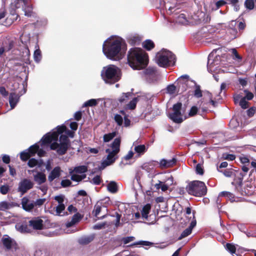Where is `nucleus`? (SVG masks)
<instances>
[{"instance_id":"obj_1","label":"nucleus","mask_w":256,"mask_h":256,"mask_svg":"<svg viewBox=\"0 0 256 256\" xmlns=\"http://www.w3.org/2000/svg\"><path fill=\"white\" fill-rule=\"evenodd\" d=\"M66 130L64 126H58L56 130L46 134L42 138L44 144L51 143L50 148L56 150L59 155L65 154L70 146V140L65 135H61L58 142V138L59 134Z\"/></svg>"},{"instance_id":"obj_2","label":"nucleus","mask_w":256,"mask_h":256,"mask_svg":"<svg viewBox=\"0 0 256 256\" xmlns=\"http://www.w3.org/2000/svg\"><path fill=\"white\" fill-rule=\"evenodd\" d=\"M102 50L108 58L118 60L122 58L126 50L125 44L122 39L112 38L105 42L103 44Z\"/></svg>"},{"instance_id":"obj_3","label":"nucleus","mask_w":256,"mask_h":256,"mask_svg":"<svg viewBox=\"0 0 256 256\" xmlns=\"http://www.w3.org/2000/svg\"><path fill=\"white\" fill-rule=\"evenodd\" d=\"M128 60L129 65L133 69L144 68L148 63V54L139 48L131 49L129 52Z\"/></svg>"},{"instance_id":"obj_4","label":"nucleus","mask_w":256,"mask_h":256,"mask_svg":"<svg viewBox=\"0 0 256 256\" xmlns=\"http://www.w3.org/2000/svg\"><path fill=\"white\" fill-rule=\"evenodd\" d=\"M120 140L114 139L111 146L106 150L107 156L103 159L102 166L103 168L112 164L118 158L117 154L120 152Z\"/></svg>"},{"instance_id":"obj_5","label":"nucleus","mask_w":256,"mask_h":256,"mask_svg":"<svg viewBox=\"0 0 256 256\" xmlns=\"http://www.w3.org/2000/svg\"><path fill=\"white\" fill-rule=\"evenodd\" d=\"M101 76L106 83L114 84L120 78V70L114 65H109L103 68Z\"/></svg>"},{"instance_id":"obj_6","label":"nucleus","mask_w":256,"mask_h":256,"mask_svg":"<svg viewBox=\"0 0 256 256\" xmlns=\"http://www.w3.org/2000/svg\"><path fill=\"white\" fill-rule=\"evenodd\" d=\"M188 192L196 196H202L207 192V188L205 184L201 181L194 180L190 182L186 186Z\"/></svg>"},{"instance_id":"obj_7","label":"nucleus","mask_w":256,"mask_h":256,"mask_svg":"<svg viewBox=\"0 0 256 256\" xmlns=\"http://www.w3.org/2000/svg\"><path fill=\"white\" fill-rule=\"evenodd\" d=\"M156 59L157 64L160 66L165 67L170 63L174 62L175 56L172 52L162 50L157 53Z\"/></svg>"},{"instance_id":"obj_8","label":"nucleus","mask_w":256,"mask_h":256,"mask_svg":"<svg viewBox=\"0 0 256 256\" xmlns=\"http://www.w3.org/2000/svg\"><path fill=\"white\" fill-rule=\"evenodd\" d=\"M87 171V168L84 166H79L74 168V170L69 168L70 174L71 176V180L79 182L86 178V175L84 173Z\"/></svg>"},{"instance_id":"obj_9","label":"nucleus","mask_w":256,"mask_h":256,"mask_svg":"<svg viewBox=\"0 0 256 256\" xmlns=\"http://www.w3.org/2000/svg\"><path fill=\"white\" fill-rule=\"evenodd\" d=\"M182 106L181 102L174 104L173 106L172 112L168 115L169 118L176 123H181L184 120L180 112Z\"/></svg>"},{"instance_id":"obj_10","label":"nucleus","mask_w":256,"mask_h":256,"mask_svg":"<svg viewBox=\"0 0 256 256\" xmlns=\"http://www.w3.org/2000/svg\"><path fill=\"white\" fill-rule=\"evenodd\" d=\"M2 242L6 250L15 251L18 248V246L16 242L8 235L3 236Z\"/></svg>"},{"instance_id":"obj_11","label":"nucleus","mask_w":256,"mask_h":256,"mask_svg":"<svg viewBox=\"0 0 256 256\" xmlns=\"http://www.w3.org/2000/svg\"><path fill=\"white\" fill-rule=\"evenodd\" d=\"M120 112L122 115L120 114H116L114 116V120L116 122L118 126H121L123 124V117L124 118V125L126 127H128L130 124V120L128 118L124 110H121Z\"/></svg>"},{"instance_id":"obj_12","label":"nucleus","mask_w":256,"mask_h":256,"mask_svg":"<svg viewBox=\"0 0 256 256\" xmlns=\"http://www.w3.org/2000/svg\"><path fill=\"white\" fill-rule=\"evenodd\" d=\"M34 186V184L30 180L28 179H24L22 180L18 186V191L24 194L28 190L32 188Z\"/></svg>"},{"instance_id":"obj_13","label":"nucleus","mask_w":256,"mask_h":256,"mask_svg":"<svg viewBox=\"0 0 256 256\" xmlns=\"http://www.w3.org/2000/svg\"><path fill=\"white\" fill-rule=\"evenodd\" d=\"M29 225L34 230H42L44 222L40 218H34L29 221Z\"/></svg>"},{"instance_id":"obj_14","label":"nucleus","mask_w":256,"mask_h":256,"mask_svg":"<svg viewBox=\"0 0 256 256\" xmlns=\"http://www.w3.org/2000/svg\"><path fill=\"white\" fill-rule=\"evenodd\" d=\"M21 204L22 208L26 212L32 211L34 206V203L26 197H24L22 199Z\"/></svg>"},{"instance_id":"obj_15","label":"nucleus","mask_w":256,"mask_h":256,"mask_svg":"<svg viewBox=\"0 0 256 256\" xmlns=\"http://www.w3.org/2000/svg\"><path fill=\"white\" fill-rule=\"evenodd\" d=\"M62 170L59 166L55 167L50 173L48 176V180L49 182H52L54 179L58 178L60 176Z\"/></svg>"},{"instance_id":"obj_16","label":"nucleus","mask_w":256,"mask_h":256,"mask_svg":"<svg viewBox=\"0 0 256 256\" xmlns=\"http://www.w3.org/2000/svg\"><path fill=\"white\" fill-rule=\"evenodd\" d=\"M34 180L36 184H41L46 182V176L44 172H38L34 175Z\"/></svg>"},{"instance_id":"obj_17","label":"nucleus","mask_w":256,"mask_h":256,"mask_svg":"<svg viewBox=\"0 0 256 256\" xmlns=\"http://www.w3.org/2000/svg\"><path fill=\"white\" fill-rule=\"evenodd\" d=\"M175 162L176 160L174 159L170 160L162 159L159 163L160 167L162 168H168L172 166Z\"/></svg>"},{"instance_id":"obj_18","label":"nucleus","mask_w":256,"mask_h":256,"mask_svg":"<svg viewBox=\"0 0 256 256\" xmlns=\"http://www.w3.org/2000/svg\"><path fill=\"white\" fill-rule=\"evenodd\" d=\"M240 184L236 188L238 190H240V192L242 195H249L251 194L252 193V190H250L252 188V186L250 184H245V187L243 188H241Z\"/></svg>"},{"instance_id":"obj_19","label":"nucleus","mask_w":256,"mask_h":256,"mask_svg":"<svg viewBox=\"0 0 256 256\" xmlns=\"http://www.w3.org/2000/svg\"><path fill=\"white\" fill-rule=\"evenodd\" d=\"M19 100V96L15 93L10 94L9 98V102L11 107V109H13L16 105Z\"/></svg>"},{"instance_id":"obj_20","label":"nucleus","mask_w":256,"mask_h":256,"mask_svg":"<svg viewBox=\"0 0 256 256\" xmlns=\"http://www.w3.org/2000/svg\"><path fill=\"white\" fill-rule=\"evenodd\" d=\"M236 22L235 21H232L230 24V28L228 30V33L230 34V38L234 39L237 36V30L236 28H233L235 26Z\"/></svg>"},{"instance_id":"obj_21","label":"nucleus","mask_w":256,"mask_h":256,"mask_svg":"<svg viewBox=\"0 0 256 256\" xmlns=\"http://www.w3.org/2000/svg\"><path fill=\"white\" fill-rule=\"evenodd\" d=\"M16 230L22 233L29 232L30 230L26 224L18 223L16 225Z\"/></svg>"},{"instance_id":"obj_22","label":"nucleus","mask_w":256,"mask_h":256,"mask_svg":"<svg viewBox=\"0 0 256 256\" xmlns=\"http://www.w3.org/2000/svg\"><path fill=\"white\" fill-rule=\"evenodd\" d=\"M24 11L25 15L28 16H30L32 14V6L31 4H29L27 0H24Z\"/></svg>"},{"instance_id":"obj_23","label":"nucleus","mask_w":256,"mask_h":256,"mask_svg":"<svg viewBox=\"0 0 256 256\" xmlns=\"http://www.w3.org/2000/svg\"><path fill=\"white\" fill-rule=\"evenodd\" d=\"M42 160H38L35 158H30L29 160L28 164L30 168H34V166H37L38 168H40L42 165Z\"/></svg>"},{"instance_id":"obj_24","label":"nucleus","mask_w":256,"mask_h":256,"mask_svg":"<svg viewBox=\"0 0 256 256\" xmlns=\"http://www.w3.org/2000/svg\"><path fill=\"white\" fill-rule=\"evenodd\" d=\"M93 239L94 237L92 236H84L78 240V242L80 244L86 245L90 243Z\"/></svg>"},{"instance_id":"obj_25","label":"nucleus","mask_w":256,"mask_h":256,"mask_svg":"<svg viewBox=\"0 0 256 256\" xmlns=\"http://www.w3.org/2000/svg\"><path fill=\"white\" fill-rule=\"evenodd\" d=\"M81 219L80 216L78 214H75L72 218V220L70 222H68L66 224V226L67 228H70L73 225L75 224L76 223L78 222Z\"/></svg>"},{"instance_id":"obj_26","label":"nucleus","mask_w":256,"mask_h":256,"mask_svg":"<svg viewBox=\"0 0 256 256\" xmlns=\"http://www.w3.org/2000/svg\"><path fill=\"white\" fill-rule=\"evenodd\" d=\"M134 150L138 154V156L143 154L147 150V148L144 144L136 146Z\"/></svg>"},{"instance_id":"obj_27","label":"nucleus","mask_w":256,"mask_h":256,"mask_svg":"<svg viewBox=\"0 0 256 256\" xmlns=\"http://www.w3.org/2000/svg\"><path fill=\"white\" fill-rule=\"evenodd\" d=\"M151 209V206L150 204H146L145 205L142 210V218H148V214Z\"/></svg>"},{"instance_id":"obj_28","label":"nucleus","mask_w":256,"mask_h":256,"mask_svg":"<svg viewBox=\"0 0 256 256\" xmlns=\"http://www.w3.org/2000/svg\"><path fill=\"white\" fill-rule=\"evenodd\" d=\"M107 188L112 193H115L118 190V186L114 182H110L107 186Z\"/></svg>"},{"instance_id":"obj_29","label":"nucleus","mask_w":256,"mask_h":256,"mask_svg":"<svg viewBox=\"0 0 256 256\" xmlns=\"http://www.w3.org/2000/svg\"><path fill=\"white\" fill-rule=\"evenodd\" d=\"M154 44L153 42L150 40H146L142 43V46L144 48L148 50L154 48Z\"/></svg>"},{"instance_id":"obj_30","label":"nucleus","mask_w":256,"mask_h":256,"mask_svg":"<svg viewBox=\"0 0 256 256\" xmlns=\"http://www.w3.org/2000/svg\"><path fill=\"white\" fill-rule=\"evenodd\" d=\"M99 100V99H90L85 102L83 106H95L98 104V102Z\"/></svg>"},{"instance_id":"obj_31","label":"nucleus","mask_w":256,"mask_h":256,"mask_svg":"<svg viewBox=\"0 0 256 256\" xmlns=\"http://www.w3.org/2000/svg\"><path fill=\"white\" fill-rule=\"evenodd\" d=\"M219 196L228 198L231 202L234 200V196L232 194L228 192H222L219 194Z\"/></svg>"},{"instance_id":"obj_32","label":"nucleus","mask_w":256,"mask_h":256,"mask_svg":"<svg viewBox=\"0 0 256 256\" xmlns=\"http://www.w3.org/2000/svg\"><path fill=\"white\" fill-rule=\"evenodd\" d=\"M39 150V146L35 144L31 146L28 150V152L30 154L31 156H34Z\"/></svg>"},{"instance_id":"obj_33","label":"nucleus","mask_w":256,"mask_h":256,"mask_svg":"<svg viewBox=\"0 0 256 256\" xmlns=\"http://www.w3.org/2000/svg\"><path fill=\"white\" fill-rule=\"evenodd\" d=\"M10 207V204L7 202L3 201L0 202V210H6L9 209Z\"/></svg>"},{"instance_id":"obj_34","label":"nucleus","mask_w":256,"mask_h":256,"mask_svg":"<svg viewBox=\"0 0 256 256\" xmlns=\"http://www.w3.org/2000/svg\"><path fill=\"white\" fill-rule=\"evenodd\" d=\"M138 102V98H133L128 104H127V108L130 110H134L136 106V103Z\"/></svg>"},{"instance_id":"obj_35","label":"nucleus","mask_w":256,"mask_h":256,"mask_svg":"<svg viewBox=\"0 0 256 256\" xmlns=\"http://www.w3.org/2000/svg\"><path fill=\"white\" fill-rule=\"evenodd\" d=\"M131 96V93H124L119 98V102L121 103L126 102L129 99V97Z\"/></svg>"},{"instance_id":"obj_36","label":"nucleus","mask_w":256,"mask_h":256,"mask_svg":"<svg viewBox=\"0 0 256 256\" xmlns=\"http://www.w3.org/2000/svg\"><path fill=\"white\" fill-rule=\"evenodd\" d=\"M116 136V132L106 134L104 136V142H108L112 140Z\"/></svg>"},{"instance_id":"obj_37","label":"nucleus","mask_w":256,"mask_h":256,"mask_svg":"<svg viewBox=\"0 0 256 256\" xmlns=\"http://www.w3.org/2000/svg\"><path fill=\"white\" fill-rule=\"evenodd\" d=\"M31 156L28 150L24 151L20 153V157L22 160L26 161Z\"/></svg>"},{"instance_id":"obj_38","label":"nucleus","mask_w":256,"mask_h":256,"mask_svg":"<svg viewBox=\"0 0 256 256\" xmlns=\"http://www.w3.org/2000/svg\"><path fill=\"white\" fill-rule=\"evenodd\" d=\"M34 56L36 62H39L40 61L42 58L41 52L38 48L35 50Z\"/></svg>"},{"instance_id":"obj_39","label":"nucleus","mask_w":256,"mask_h":256,"mask_svg":"<svg viewBox=\"0 0 256 256\" xmlns=\"http://www.w3.org/2000/svg\"><path fill=\"white\" fill-rule=\"evenodd\" d=\"M64 209L65 205L64 204H58V206L56 208V214L60 215V214L64 210Z\"/></svg>"},{"instance_id":"obj_40","label":"nucleus","mask_w":256,"mask_h":256,"mask_svg":"<svg viewBox=\"0 0 256 256\" xmlns=\"http://www.w3.org/2000/svg\"><path fill=\"white\" fill-rule=\"evenodd\" d=\"M192 230L191 228H186L181 234L179 238V239H182V238H184L187 236H188L189 234H190L192 232Z\"/></svg>"},{"instance_id":"obj_41","label":"nucleus","mask_w":256,"mask_h":256,"mask_svg":"<svg viewBox=\"0 0 256 256\" xmlns=\"http://www.w3.org/2000/svg\"><path fill=\"white\" fill-rule=\"evenodd\" d=\"M231 52L232 53V54L234 56L233 58L235 60H238V61H240L242 60V58L240 56L237 51L235 48H232L231 50Z\"/></svg>"},{"instance_id":"obj_42","label":"nucleus","mask_w":256,"mask_h":256,"mask_svg":"<svg viewBox=\"0 0 256 256\" xmlns=\"http://www.w3.org/2000/svg\"><path fill=\"white\" fill-rule=\"evenodd\" d=\"M245 6L247 8L252 10L254 7V0H246Z\"/></svg>"},{"instance_id":"obj_43","label":"nucleus","mask_w":256,"mask_h":256,"mask_svg":"<svg viewBox=\"0 0 256 256\" xmlns=\"http://www.w3.org/2000/svg\"><path fill=\"white\" fill-rule=\"evenodd\" d=\"M240 105L244 109H246L248 108V102L246 100L245 98H242L240 99Z\"/></svg>"},{"instance_id":"obj_44","label":"nucleus","mask_w":256,"mask_h":256,"mask_svg":"<svg viewBox=\"0 0 256 256\" xmlns=\"http://www.w3.org/2000/svg\"><path fill=\"white\" fill-rule=\"evenodd\" d=\"M226 248L232 254L235 253L236 252V248L234 244H226Z\"/></svg>"},{"instance_id":"obj_45","label":"nucleus","mask_w":256,"mask_h":256,"mask_svg":"<svg viewBox=\"0 0 256 256\" xmlns=\"http://www.w3.org/2000/svg\"><path fill=\"white\" fill-rule=\"evenodd\" d=\"M196 170L197 174L202 175L204 174V169L202 165L198 164L196 167Z\"/></svg>"},{"instance_id":"obj_46","label":"nucleus","mask_w":256,"mask_h":256,"mask_svg":"<svg viewBox=\"0 0 256 256\" xmlns=\"http://www.w3.org/2000/svg\"><path fill=\"white\" fill-rule=\"evenodd\" d=\"M9 186L8 185H4L0 187V192L2 194H6L9 191Z\"/></svg>"},{"instance_id":"obj_47","label":"nucleus","mask_w":256,"mask_h":256,"mask_svg":"<svg viewBox=\"0 0 256 256\" xmlns=\"http://www.w3.org/2000/svg\"><path fill=\"white\" fill-rule=\"evenodd\" d=\"M54 199L58 202V204H64V196L62 194L56 196Z\"/></svg>"},{"instance_id":"obj_48","label":"nucleus","mask_w":256,"mask_h":256,"mask_svg":"<svg viewBox=\"0 0 256 256\" xmlns=\"http://www.w3.org/2000/svg\"><path fill=\"white\" fill-rule=\"evenodd\" d=\"M90 182L94 184L98 185L100 183L101 179L99 176H96L91 180Z\"/></svg>"},{"instance_id":"obj_49","label":"nucleus","mask_w":256,"mask_h":256,"mask_svg":"<svg viewBox=\"0 0 256 256\" xmlns=\"http://www.w3.org/2000/svg\"><path fill=\"white\" fill-rule=\"evenodd\" d=\"M240 160L241 162L243 164H248L250 163V160L248 157L245 156H242L240 157Z\"/></svg>"},{"instance_id":"obj_50","label":"nucleus","mask_w":256,"mask_h":256,"mask_svg":"<svg viewBox=\"0 0 256 256\" xmlns=\"http://www.w3.org/2000/svg\"><path fill=\"white\" fill-rule=\"evenodd\" d=\"M197 112L198 108L196 106H194L190 108L188 113V116H194L196 114Z\"/></svg>"},{"instance_id":"obj_51","label":"nucleus","mask_w":256,"mask_h":256,"mask_svg":"<svg viewBox=\"0 0 256 256\" xmlns=\"http://www.w3.org/2000/svg\"><path fill=\"white\" fill-rule=\"evenodd\" d=\"M194 96L197 98H200L202 96V93L200 90V87L199 86H196L194 92Z\"/></svg>"},{"instance_id":"obj_52","label":"nucleus","mask_w":256,"mask_h":256,"mask_svg":"<svg viewBox=\"0 0 256 256\" xmlns=\"http://www.w3.org/2000/svg\"><path fill=\"white\" fill-rule=\"evenodd\" d=\"M166 90L170 94H174L176 92V86L174 85L168 86L166 88Z\"/></svg>"},{"instance_id":"obj_53","label":"nucleus","mask_w":256,"mask_h":256,"mask_svg":"<svg viewBox=\"0 0 256 256\" xmlns=\"http://www.w3.org/2000/svg\"><path fill=\"white\" fill-rule=\"evenodd\" d=\"M46 201V198H40L37 200L34 203V205L38 206H42Z\"/></svg>"},{"instance_id":"obj_54","label":"nucleus","mask_w":256,"mask_h":256,"mask_svg":"<svg viewBox=\"0 0 256 256\" xmlns=\"http://www.w3.org/2000/svg\"><path fill=\"white\" fill-rule=\"evenodd\" d=\"M72 182L69 180H64L61 182V185L63 187L68 186L71 184Z\"/></svg>"},{"instance_id":"obj_55","label":"nucleus","mask_w":256,"mask_h":256,"mask_svg":"<svg viewBox=\"0 0 256 256\" xmlns=\"http://www.w3.org/2000/svg\"><path fill=\"white\" fill-rule=\"evenodd\" d=\"M101 208H102L100 206L97 205L95 206L94 212V216H97L99 214L101 210Z\"/></svg>"},{"instance_id":"obj_56","label":"nucleus","mask_w":256,"mask_h":256,"mask_svg":"<svg viewBox=\"0 0 256 256\" xmlns=\"http://www.w3.org/2000/svg\"><path fill=\"white\" fill-rule=\"evenodd\" d=\"M134 240V236H128L123 238V242L124 244H127L128 242H132Z\"/></svg>"},{"instance_id":"obj_57","label":"nucleus","mask_w":256,"mask_h":256,"mask_svg":"<svg viewBox=\"0 0 256 256\" xmlns=\"http://www.w3.org/2000/svg\"><path fill=\"white\" fill-rule=\"evenodd\" d=\"M208 71L210 72H212L214 70L213 62H210V58H208Z\"/></svg>"},{"instance_id":"obj_58","label":"nucleus","mask_w":256,"mask_h":256,"mask_svg":"<svg viewBox=\"0 0 256 256\" xmlns=\"http://www.w3.org/2000/svg\"><path fill=\"white\" fill-rule=\"evenodd\" d=\"M186 21V19H185L184 14H180L178 16V22H181V23L184 24V23H185Z\"/></svg>"},{"instance_id":"obj_59","label":"nucleus","mask_w":256,"mask_h":256,"mask_svg":"<svg viewBox=\"0 0 256 256\" xmlns=\"http://www.w3.org/2000/svg\"><path fill=\"white\" fill-rule=\"evenodd\" d=\"M106 224L105 222L96 224L94 226V229L100 230V229L104 228Z\"/></svg>"},{"instance_id":"obj_60","label":"nucleus","mask_w":256,"mask_h":256,"mask_svg":"<svg viewBox=\"0 0 256 256\" xmlns=\"http://www.w3.org/2000/svg\"><path fill=\"white\" fill-rule=\"evenodd\" d=\"M134 152L132 151H130L128 154L124 157L126 160H129L134 156Z\"/></svg>"},{"instance_id":"obj_61","label":"nucleus","mask_w":256,"mask_h":256,"mask_svg":"<svg viewBox=\"0 0 256 256\" xmlns=\"http://www.w3.org/2000/svg\"><path fill=\"white\" fill-rule=\"evenodd\" d=\"M235 158H236L234 154H228L224 157V158L226 160H233L235 159Z\"/></svg>"},{"instance_id":"obj_62","label":"nucleus","mask_w":256,"mask_h":256,"mask_svg":"<svg viewBox=\"0 0 256 256\" xmlns=\"http://www.w3.org/2000/svg\"><path fill=\"white\" fill-rule=\"evenodd\" d=\"M78 123L76 122H72L70 124V128L74 130H76L78 128Z\"/></svg>"},{"instance_id":"obj_63","label":"nucleus","mask_w":256,"mask_h":256,"mask_svg":"<svg viewBox=\"0 0 256 256\" xmlns=\"http://www.w3.org/2000/svg\"><path fill=\"white\" fill-rule=\"evenodd\" d=\"M82 118V112H77L74 114V118L78 121L80 120Z\"/></svg>"},{"instance_id":"obj_64","label":"nucleus","mask_w":256,"mask_h":256,"mask_svg":"<svg viewBox=\"0 0 256 256\" xmlns=\"http://www.w3.org/2000/svg\"><path fill=\"white\" fill-rule=\"evenodd\" d=\"M0 93L4 96H6L8 94V92L4 87L0 88Z\"/></svg>"}]
</instances>
